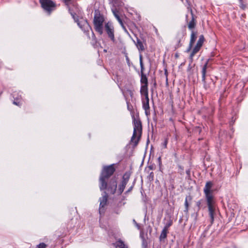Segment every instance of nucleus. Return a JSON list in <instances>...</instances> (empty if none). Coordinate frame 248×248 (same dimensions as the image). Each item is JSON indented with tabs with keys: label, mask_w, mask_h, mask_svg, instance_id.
Here are the masks:
<instances>
[{
	"label": "nucleus",
	"mask_w": 248,
	"mask_h": 248,
	"mask_svg": "<svg viewBox=\"0 0 248 248\" xmlns=\"http://www.w3.org/2000/svg\"><path fill=\"white\" fill-rule=\"evenodd\" d=\"M104 29L108 37L111 41L115 42L114 29L112 24L110 22L105 23Z\"/></svg>",
	"instance_id": "8"
},
{
	"label": "nucleus",
	"mask_w": 248,
	"mask_h": 248,
	"mask_svg": "<svg viewBox=\"0 0 248 248\" xmlns=\"http://www.w3.org/2000/svg\"><path fill=\"white\" fill-rule=\"evenodd\" d=\"M136 226L138 228V229H140V226L137 222H136Z\"/></svg>",
	"instance_id": "42"
},
{
	"label": "nucleus",
	"mask_w": 248,
	"mask_h": 248,
	"mask_svg": "<svg viewBox=\"0 0 248 248\" xmlns=\"http://www.w3.org/2000/svg\"><path fill=\"white\" fill-rule=\"evenodd\" d=\"M240 1L241 2L240 8L243 10L245 9L246 7V5L242 3V0H240Z\"/></svg>",
	"instance_id": "34"
},
{
	"label": "nucleus",
	"mask_w": 248,
	"mask_h": 248,
	"mask_svg": "<svg viewBox=\"0 0 248 248\" xmlns=\"http://www.w3.org/2000/svg\"><path fill=\"white\" fill-rule=\"evenodd\" d=\"M172 220L170 218V217L165 223L164 228L168 230L169 228L172 225Z\"/></svg>",
	"instance_id": "23"
},
{
	"label": "nucleus",
	"mask_w": 248,
	"mask_h": 248,
	"mask_svg": "<svg viewBox=\"0 0 248 248\" xmlns=\"http://www.w3.org/2000/svg\"><path fill=\"white\" fill-rule=\"evenodd\" d=\"M125 59H126V61L127 65H128V66H130V60L127 56H125Z\"/></svg>",
	"instance_id": "31"
},
{
	"label": "nucleus",
	"mask_w": 248,
	"mask_h": 248,
	"mask_svg": "<svg viewBox=\"0 0 248 248\" xmlns=\"http://www.w3.org/2000/svg\"><path fill=\"white\" fill-rule=\"evenodd\" d=\"M112 12L116 19L120 17V16L118 14V11L116 9H112Z\"/></svg>",
	"instance_id": "26"
},
{
	"label": "nucleus",
	"mask_w": 248,
	"mask_h": 248,
	"mask_svg": "<svg viewBox=\"0 0 248 248\" xmlns=\"http://www.w3.org/2000/svg\"><path fill=\"white\" fill-rule=\"evenodd\" d=\"M192 200V197L190 195L187 196L186 197L185 201V212H187L188 210L189 204L188 202H191Z\"/></svg>",
	"instance_id": "20"
},
{
	"label": "nucleus",
	"mask_w": 248,
	"mask_h": 248,
	"mask_svg": "<svg viewBox=\"0 0 248 248\" xmlns=\"http://www.w3.org/2000/svg\"><path fill=\"white\" fill-rule=\"evenodd\" d=\"M133 222H134V223H135V224H136V221H135V219H134V220H133Z\"/></svg>",
	"instance_id": "47"
},
{
	"label": "nucleus",
	"mask_w": 248,
	"mask_h": 248,
	"mask_svg": "<svg viewBox=\"0 0 248 248\" xmlns=\"http://www.w3.org/2000/svg\"><path fill=\"white\" fill-rule=\"evenodd\" d=\"M47 245L45 244L44 243H41L37 245L36 248H46Z\"/></svg>",
	"instance_id": "28"
},
{
	"label": "nucleus",
	"mask_w": 248,
	"mask_h": 248,
	"mask_svg": "<svg viewBox=\"0 0 248 248\" xmlns=\"http://www.w3.org/2000/svg\"><path fill=\"white\" fill-rule=\"evenodd\" d=\"M213 186V184L211 181L207 182L205 184L203 189V191L205 194L206 200L214 199V197L212 194L213 190H211Z\"/></svg>",
	"instance_id": "9"
},
{
	"label": "nucleus",
	"mask_w": 248,
	"mask_h": 248,
	"mask_svg": "<svg viewBox=\"0 0 248 248\" xmlns=\"http://www.w3.org/2000/svg\"><path fill=\"white\" fill-rule=\"evenodd\" d=\"M208 208L209 215L210 217L211 224H212L214 221V216L215 214V201L214 199L206 200Z\"/></svg>",
	"instance_id": "4"
},
{
	"label": "nucleus",
	"mask_w": 248,
	"mask_h": 248,
	"mask_svg": "<svg viewBox=\"0 0 248 248\" xmlns=\"http://www.w3.org/2000/svg\"><path fill=\"white\" fill-rule=\"evenodd\" d=\"M117 186V181L115 179H111L108 184H107V188L105 189H107L108 191V194H114L116 190Z\"/></svg>",
	"instance_id": "11"
},
{
	"label": "nucleus",
	"mask_w": 248,
	"mask_h": 248,
	"mask_svg": "<svg viewBox=\"0 0 248 248\" xmlns=\"http://www.w3.org/2000/svg\"><path fill=\"white\" fill-rule=\"evenodd\" d=\"M208 62L207 61L202 67V81L203 84V87L205 89L207 90L209 88V85L207 84L205 81L206 69L208 66Z\"/></svg>",
	"instance_id": "13"
},
{
	"label": "nucleus",
	"mask_w": 248,
	"mask_h": 248,
	"mask_svg": "<svg viewBox=\"0 0 248 248\" xmlns=\"http://www.w3.org/2000/svg\"><path fill=\"white\" fill-rule=\"evenodd\" d=\"M92 33H93V38H95V35H94V33L93 32H92Z\"/></svg>",
	"instance_id": "45"
},
{
	"label": "nucleus",
	"mask_w": 248,
	"mask_h": 248,
	"mask_svg": "<svg viewBox=\"0 0 248 248\" xmlns=\"http://www.w3.org/2000/svg\"><path fill=\"white\" fill-rule=\"evenodd\" d=\"M122 27L123 28V30H124V32L125 33H126L127 34H129V33L127 31V30H126L125 27L124 26V25H123V26H122Z\"/></svg>",
	"instance_id": "37"
},
{
	"label": "nucleus",
	"mask_w": 248,
	"mask_h": 248,
	"mask_svg": "<svg viewBox=\"0 0 248 248\" xmlns=\"http://www.w3.org/2000/svg\"><path fill=\"white\" fill-rule=\"evenodd\" d=\"M104 21L105 18L103 15L100 14L98 10H95L93 23L95 31L100 35H102L103 33Z\"/></svg>",
	"instance_id": "3"
},
{
	"label": "nucleus",
	"mask_w": 248,
	"mask_h": 248,
	"mask_svg": "<svg viewBox=\"0 0 248 248\" xmlns=\"http://www.w3.org/2000/svg\"><path fill=\"white\" fill-rule=\"evenodd\" d=\"M150 178H151L152 180H153L154 179V173L153 172H151L149 175Z\"/></svg>",
	"instance_id": "38"
},
{
	"label": "nucleus",
	"mask_w": 248,
	"mask_h": 248,
	"mask_svg": "<svg viewBox=\"0 0 248 248\" xmlns=\"http://www.w3.org/2000/svg\"><path fill=\"white\" fill-rule=\"evenodd\" d=\"M186 173L188 177H190V171L189 170H186Z\"/></svg>",
	"instance_id": "40"
},
{
	"label": "nucleus",
	"mask_w": 248,
	"mask_h": 248,
	"mask_svg": "<svg viewBox=\"0 0 248 248\" xmlns=\"http://www.w3.org/2000/svg\"><path fill=\"white\" fill-rule=\"evenodd\" d=\"M193 46V45L191 44H189L188 47H187V49L186 50V52H189L191 50Z\"/></svg>",
	"instance_id": "30"
},
{
	"label": "nucleus",
	"mask_w": 248,
	"mask_h": 248,
	"mask_svg": "<svg viewBox=\"0 0 248 248\" xmlns=\"http://www.w3.org/2000/svg\"><path fill=\"white\" fill-rule=\"evenodd\" d=\"M132 187L131 186V187L129 188V189L127 191V192H129V191H130V190H131V189H132Z\"/></svg>",
	"instance_id": "46"
},
{
	"label": "nucleus",
	"mask_w": 248,
	"mask_h": 248,
	"mask_svg": "<svg viewBox=\"0 0 248 248\" xmlns=\"http://www.w3.org/2000/svg\"><path fill=\"white\" fill-rule=\"evenodd\" d=\"M140 71L141 72H142V71H144V65L142 62V56L141 54H140Z\"/></svg>",
	"instance_id": "25"
},
{
	"label": "nucleus",
	"mask_w": 248,
	"mask_h": 248,
	"mask_svg": "<svg viewBox=\"0 0 248 248\" xmlns=\"http://www.w3.org/2000/svg\"><path fill=\"white\" fill-rule=\"evenodd\" d=\"M180 42H181V39H178V46H181V45H179L180 43Z\"/></svg>",
	"instance_id": "41"
},
{
	"label": "nucleus",
	"mask_w": 248,
	"mask_h": 248,
	"mask_svg": "<svg viewBox=\"0 0 248 248\" xmlns=\"http://www.w3.org/2000/svg\"><path fill=\"white\" fill-rule=\"evenodd\" d=\"M140 93L141 96H144V97L147 99V97H149L148 86L147 85H142L140 87Z\"/></svg>",
	"instance_id": "16"
},
{
	"label": "nucleus",
	"mask_w": 248,
	"mask_h": 248,
	"mask_svg": "<svg viewBox=\"0 0 248 248\" xmlns=\"http://www.w3.org/2000/svg\"><path fill=\"white\" fill-rule=\"evenodd\" d=\"M187 10L188 11H189L190 12L191 16H192V19H191V21L188 24V28L190 30H191L192 31H193V29H194L195 27L196 22H195V19L194 17V14L193 13L192 9L190 7H188Z\"/></svg>",
	"instance_id": "14"
},
{
	"label": "nucleus",
	"mask_w": 248,
	"mask_h": 248,
	"mask_svg": "<svg viewBox=\"0 0 248 248\" xmlns=\"http://www.w3.org/2000/svg\"><path fill=\"white\" fill-rule=\"evenodd\" d=\"M142 108L145 110L146 114L148 115V113L149 112L150 109L149 97H147V99H146V98H142Z\"/></svg>",
	"instance_id": "15"
},
{
	"label": "nucleus",
	"mask_w": 248,
	"mask_h": 248,
	"mask_svg": "<svg viewBox=\"0 0 248 248\" xmlns=\"http://www.w3.org/2000/svg\"><path fill=\"white\" fill-rule=\"evenodd\" d=\"M78 27L86 34L87 35L89 36V30H92V28L89 25L87 19L81 18L80 20L78 19L76 21Z\"/></svg>",
	"instance_id": "7"
},
{
	"label": "nucleus",
	"mask_w": 248,
	"mask_h": 248,
	"mask_svg": "<svg viewBox=\"0 0 248 248\" xmlns=\"http://www.w3.org/2000/svg\"><path fill=\"white\" fill-rule=\"evenodd\" d=\"M136 45L139 51H143L145 49L142 42L140 39L138 38H137V42L136 43Z\"/></svg>",
	"instance_id": "18"
},
{
	"label": "nucleus",
	"mask_w": 248,
	"mask_h": 248,
	"mask_svg": "<svg viewBox=\"0 0 248 248\" xmlns=\"http://www.w3.org/2000/svg\"><path fill=\"white\" fill-rule=\"evenodd\" d=\"M130 175L131 173L128 171L125 172L124 174L123 177V180L118 188V192L119 194H121L123 192L125 186L129 181Z\"/></svg>",
	"instance_id": "10"
},
{
	"label": "nucleus",
	"mask_w": 248,
	"mask_h": 248,
	"mask_svg": "<svg viewBox=\"0 0 248 248\" xmlns=\"http://www.w3.org/2000/svg\"><path fill=\"white\" fill-rule=\"evenodd\" d=\"M116 248H127V246L121 240H119L113 244Z\"/></svg>",
	"instance_id": "17"
},
{
	"label": "nucleus",
	"mask_w": 248,
	"mask_h": 248,
	"mask_svg": "<svg viewBox=\"0 0 248 248\" xmlns=\"http://www.w3.org/2000/svg\"><path fill=\"white\" fill-rule=\"evenodd\" d=\"M126 103H127V109L131 111L132 109V106L130 105V104L128 102H127Z\"/></svg>",
	"instance_id": "33"
},
{
	"label": "nucleus",
	"mask_w": 248,
	"mask_h": 248,
	"mask_svg": "<svg viewBox=\"0 0 248 248\" xmlns=\"http://www.w3.org/2000/svg\"><path fill=\"white\" fill-rule=\"evenodd\" d=\"M204 41V37L203 35H201L199 36V40L196 44V46L193 49L190 56L189 60L190 62L192 63L193 62V58L194 56L200 50V48L202 46L203 43Z\"/></svg>",
	"instance_id": "6"
},
{
	"label": "nucleus",
	"mask_w": 248,
	"mask_h": 248,
	"mask_svg": "<svg viewBox=\"0 0 248 248\" xmlns=\"http://www.w3.org/2000/svg\"><path fill=\"white\" fill-rule=\"evenodd\" d=\"M134 130L133 135L130 141V144L136 146L138 144L142 134L141 122L139 119L133 118Z\"/></svg>",
	"instance_id": "2"
},
{
	"label": "nucleus",
	"mask_w": 248,
	"mask_h": 248,
	"mask_svg": "<svg viewBox=\"0 0 248 248\" xmlns=\"http://www.w3.org/2000/svg\"><path fill=\"white\" fill-rule=\"evenodd\" d=\"M39 1L42 7L49 14L51 13L56 6L55 3L51 0H40Z\"/></svg>",
	"instance_id": "5"
},
{
	"label": "nucleus",
	"mask_w": 248,
	"mask_h": 248,
	"mask_svg": "<svg viewBox=\"0 0 248 248\" xmlns=\"http://www.w3.org/2000/svg\"><path fill=\"white\" fill-rule=\"evenodd\" d=\"M168 139H165L163 142L161 143V146L162 148H166L167 147V145L168 144Z\"/></svg>",
	"instance_id": "27"
},
{
	"label": "nucleus",
	"mask_w": 248,
	"mask_h": 248,
	"mask_svg": "<svg viewBox=\"0 0 248 248\" xmlns=\"http://www.w3.org/2000/svg\"><path fill=\"white\" fill-rule=\"evenodd\" d=\"M115 171V169L114 164L103 167L99 178L100 189L101 190H104L107 188V183L106 180L114 173Z\"/></svg>",
	"instance_id": "1"
},
{
	"label": "nucleus",
	"mask_w": 248,
	"mask_h": 248,
	"mask_svg": "<svg viewBox=\"0 0 248 248\" xmlns=\"http://www.w3.org/2000/svg\"><path fill=\"white\" fill-rule=\"evenodd\" d=\"M71 15L72 16L73 18H74L75 21L76 22V20L78 19V18L75 16V14H74V13H71Z\"/></svg>",
	"instance_id": "36"
},
{
	"label": "nucleus",
	"mask_w": 248,
	"mask_h": 248,
	"mask_svg": "<svg viewBox=\"0 0 248 248\" xmlns=\"http://www.w3.org/2000/svg\"><path fill=\"white\" fill-rule=\"evenodd\" d=\"M71 0H63L64 2L65 3H69Z\"/></svg>",
	"instance_id": "43"
},
{
	"label": "nucleus",
	"mask_w": 248,
	"mask_h": 248,
	"mask_svg": "<svg viewBox=\"0 0 248 248\" xmlns=\"http://www.w3.org/2000/svg\"><path fill=\"white\" fill-rule=\"evenodd\" d=\"M108 194L106 192H104V195L100 198V206L99 211L100 214L104 212V207L106 205L108 202Z\"/></svg>",
	"instance_id": "12"
},
{
	"label": "nucleus",
	"mask_w": 248,
	"mask_h": 248,
	"mask_svg": "<svg viewBox=\"0 0 248 248\" xmlns=\"http://www.w3.org/2000/svg\"><path fill=\"white\" fill-rule=\"evenodd\" d=\"M13 97L14 98V101L13 102V103L16 105H17L18 106H20L21 104V101L20 100H19V98H16V93H14L13 94Z\"/></svg>",
	"instance_id": "24"
},
{
	"label": "nucleus",
	"mask_w": 248,
	"mask_h": 248,
	"mask_svg": "<svg viewBox=\"0 0 248 248\" xmlns=\"http://www.w3.org/2000/svg\"><path fill=\"white\" fill-rule=\"evenodd\" d=\"M158 161H159V164H160V163H161V156H159V157L158 158Z\"/></svg>",
	"instance_id": "44"
},
{
	"label": "nucleus",
	"mask_w": 248,
	"mask_h": 248,
	"mask_svg": "<svg viewBox=\"0 0 248 248\" xmlns=\"http://www.w3.org/2000/svg\"><path fill=\"white\" fill-rule=\"evenodd\" d=\"M140 82L143 85H147L148 86V79L146 76L143 74V71L141 72V79Z\"/></svg>",
	"instance_id": "21"
},
{
	"label": "nucleus",
	"mask_w": 248,
	"mask_h": 248,
	"mask_svg": "<svg viewBox=\"0 0 248 248\" xmlns=\"http://www.w3.org/2000/svg\"><path fill=\"white\" fill-rule=\"evenodd\" d=\"M20 98H21V96H20ZM18 98L19 99V100H20V101H21V100H20V98Z\"/></svg>",
	"instance_id": "48"
},
{
	"label": "nucleus",
	"mask_w": 248,
	"mask_h": 248,
	"mask_svg": "<svg viewBox=\"0 0 248 248\" xmlns=\"http://www.w3.org/2000/svg\"><path fill=\"white\" fill-rule=\"evenodd\" d=\"M197 32L194 31H191L189 44L193 45L197 39Z\"/></svg>",
	"instance_id": "19"
},
{
	"label": "nucleus",
	"mask_w": 248,
	"mask_h": 248,
	"mask_svg": "<svg viewBox=\"0 0 248 248\" xmlns=\"http://www.w3.org/2000/svg\"><path fill=\"white\" fill-rule=\"evenodd\" d=\"M117 20H118V21L119 22L121 26H123V25H124L123 22L121 18H120V17L118 18Z\"/></svg>",
	"instance_id": "32"
},
{
	"label": "nucleus",
	"mask_w": 248,
	"mask_h": 248,
	"mask_svg": "<svg viewBox=\"0 0 248 248\" xmlns=\"http://www.w3.org/2000/svg\"><path fill=\"white\" fill-rule=\"evenodd\" d=\"M201 204H202V201L201 200H200L199 201H198L197 202H196V205L197 206H198V211L200 210L201 209Z\"/></svg>",
	"instance_id": "29"
},
{
	"label": "nucleus",
	"mask_w": 248,
	"mask_h": 248,
	"mask_svg": "<svg viewBox=\"0 0 248 248\" xmlns=\"http://www.w3.org/2000/svg\"><path fill=\"white\" fill-rule=\"evenodd\" d=\"M165 76H166V83H168V72H167V70L166 69L165 70Z\"/></svg>",
	"instance_id": "35"
},
{
	"label": "nucleus",
	"mask_w": 248,
	"mask_h": 248,
	"mask_svg": "<svg viewBox=\"0 0 248 248\" xmlns=\"http://www.w3.org/2000/svg\"><path fill=\"white\" fill-rule=\"evenodd\" d=\"M168 232V230L163 228V229L162 230V231L161 232V234H160V235L159 237V239H160V241L164 240V239H165L167 237Z\"/></svg>",
	"instance_id": "22"
},
{
	"label": "nucleus",
	"mask_w": 248,
	"mask_h": 248,
	"mask_svg": "<svg viewBox=\"0 0 248 248\" xmlns=\"http://www.w3.org/2000/svg\"><path fill=\"white\" fill-rule=\"evenodd\" d=\"M127 92H128V93H129V94L131 96H133V92L131 90H128Z\"/></svg>",
	"instance_id": "39"
}]
</instances>
